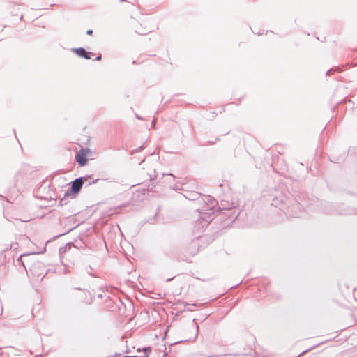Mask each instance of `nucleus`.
<instances>
[{"mask_svg":"<svg viewBox=\"0 0 357 357\" xmlns=\"http://www.w3.org/2000/svg\"><path fill=\"white\" fill-rule=\"evenodd\" d=\"M86 33H87L88 35H92V33H93V31H92L91 29L88 30V31H86Z\"/></svg>","mask_w":357,"mask_h":357,"instance_id":"obj_4","label":"nucleus"},{"mask_svg":"<svg viewBox=\"0 0 357 357\" xmlns=\"http://www.w3.org/2000/svg\"><path fill=\"white\" fill-rule=\"evenodd\" d=\"M91 155V151L89 149H81L76 155L75 160L80 166L86 164L89 157Z\"/></svg>","mask_w":357,"mask_h":357,"instance_id":"obj_1","label":"nucleus"},{"mask_svg":"<svg viewBox=\"0 0 357 357\" xmlns=\"http://www.w3.org/2000/svg\"><path fill=\"white\" fill-rule=\"evenodd\" d=\"M73 52L76 53L78 56L84 57L86 59H91V57L90 56L91 53L88 52L85 50V49L82 47L76 48L73 50Z\"/></svg>","mask_w":357,"mask_h":357,"instance_id":"obj_3","label":"nucleus"},{"mask_svg":"<svg viewBox=\"0 0 357 357\" xmlns=\"http://www.w3.org/2000/svg\"><path fill=\"white\" fill-rule=\"evenodd\" d=\"M97 61H100L101 60V55H98L96 59Z\"/></svg>","mask_w":357,"mask_h":357,"instance_id":"obj_5","label":"nucleus"},{"mask_svg":"<svg viewBox=\"0 0 357 357\" xmlns=\"http://www.w3.org/2000/svg\"><path fill=\"white\" fill-rule=\"evenodd\" d=\"M83 183H84V181H83L82 178H79L75 179L72 183L71 192L73 194H77L79 192V190H81V188L83 185Z\"/></svg>","mask_w":357,"mask_h":357,"instance_id":"obj_2","label":"nucleus"}]
</instances>
